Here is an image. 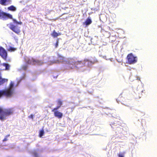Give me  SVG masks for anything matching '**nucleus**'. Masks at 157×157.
Masks as SVG:
<instances>
[{
	"mask_svg": "<svg viewBox=\"0 0 157 157\" xmlns=\"http://www.w3.org/2000/svg\"><path fill=\"white\" fill-rule=\"evenodd\" d=\"M5 13L2 11L0 10V19H5Z\"/></svg>",
	"mask_w": 157,
	"mask_h": 157,
	"instance_id": "13",
	"label": "nucleus"
},
{
	"mask_svg": "<svg viewBox=\"0 0 157 157\" xmlns=\"http://www.w3.org/2000/svg\"><path fill=\"white\" fill-rule=\"evenodd\" d=\"M25 61L26 63L28 64H34V59L32 58H27L25 59Z\"/></svg>",
	"mask_w": 157,
	"mask_h": 157,
	"instance_id": "8",
	"label": "nucleus"
},
{
	"mask_svg": "<svg viewBox=\"0 0 157 157\" xmlns=\"http://www.w3.org/2000/svg\"><path fill=\"white\" fill-rule=\"evenodd\" d=\"M14 89H7L4 90H0V98L2 96L7 97H10L13 94ZM13 111L11 109H3L0 107V120L3 121L6 119V117L12 114Z\"/></svg>",
	"mask_w": 157,
	"mask_h": 157,
	"instance_id": "1",
	"label": "nucleus"
},
{
	"mask_svg": "<svg viewBox=\"0 0 157 157\" xmlns=\"http://www.w3.org/2000/svg\"><path fill=\"white\" fill-rule=\"evenodd\" d=\"M57 104L58 105L61 106L63 104V101L60 99L58 100L57 101Z\"/></svg>",
	"mask_w": 157,
	"mask_h": 157,
	"instance_id": "21",
	"label": "nucleus"
},
{
	"mask_svg": "<svg viewBox=\"0 0 157 157\" xmlns=\"http://www.w3.org/2000/svg\"><path fill=\"white\" fill-rule=\"evenodd\" d=\"M10 136L9 135L6 136V137L4 138V139L3 140V141L4 142V141H7V137L8 136Z\"/></svg>",
	"mask_w": 157,
	"mask_h": 157,
	"instance_id": "26",
	"label": "nucleus"
},
{
	"mask_svg": "<svg viewBox=\"0 0 157 157\" xmlns=\"http://www.w3.org/2000/svg\"><path fill=\"white\" fill-rule=\"evenodd\" d=\"M13 82H11L10 83L9 88L8 89H13Z\"/></svg>",
	"mask_w": 157,
	"mask_h": 157,
	"instance_id": "22",
	"label": "nucleus"
},
{
	"mask_svg": "<svg viewBox=\"0 0 157 157\" xmlns=\"http://www.w3.org/2000/svg\"><path fill=\"white\" fill-rule=\"evenodd\" d=\"M16 50V48L12 47H10L8 49V51L10 52H13Z\"/></svg>",
	"mask_w": 157,
	"mask_h": 157,
	"instance_id": "19",
	"label": "nucleus"
},
{
	"mask_svg": "<svg viewBox=\"0 0 157 157\" xmlns=\"http://www.w3.org/2000/svg\"><path fill=\"white\" fill-rule=\"evenodd\" d=\"M10 28L12 31L17 34H19L21 32L20 27L17 26H16L13 24L12 23L10 24Z\"/></svg>",
	"mask_w": 157,
	"mask_h": 157,
	"instance_id": "4",
	"label": "nucleus"
},
{
	"mask_svg": "<svg viewBox=\"0 0 157 157\" xmlns=\"http://www.w3.org/2000/svg\"><path fill=\"white\" fill-rule=\"evenodd\" d=\"M58 58L59 60H60V62H63L64 61V58L63 56L59 55L58 56Z\"/></svg>",
	"mask_w": 157,
	"mask_h": 157,
	"instance_id": "20",
	"label": "nucleus"
},
{
	"mask_svg": "<svg viewBox=\"0 0 157 157\" xmlns=\"http://www.w3.org/2000/svg\"><path fill=\"white\" fill-rule=\"evenodd\" d=\"M13 21L14 22L17 24L21 25L22 24V22L21 21L18 22L15 19H13Z\"/></svg>",
	"mask_w": 157,
	"mask_h": 157,
	"instance_id": "23",
	"label": "nucleus"
},
{
	"mask_svg": "<svg viewBox=\"0 0 157 157\" xmlns=\"http://www.w3.org/2000/svg\"><path fill=\"white\" fill-rule=\"evenodd\" d=\"M8 81L7 79L3 78L1 76V73L0 72V85H2L6 82H7Z\"/></svg>",
	"mask_w": 157,
	"mask_h": 157,
	"instance_id": "9",
	"label": "nucleus"
},
{
	"mask_svg": "<svg viewBox=\"0 0 157 157\" xmlns=\"http://www.w3.org/2000/svg\"><path fill=\"white\" fill-rule=\"evenodd\" d=\"M82 63L81 61L68 62L67 63V68L68 69H72L75 67H77L76 65L80 64Z\"/></svg>",
	"mask_w": 157,
	"mask_h": 157,
	"instance_id": "3",
	"label": "nucleus"
},
{
	"mask_svg": "<svg viewBox=\"0 0 157 157\" xmlns=\"http://www.w3.org/2000/svg\"><path fill=\"white\" fill-rule=\"evenodd\" d=\"M126 58L128 63L130 64H134L137 62V57L134 56L132 53L128 54L127 55Z\"/></svg>",
	"mask_w": 157,
	"mask_h": 157,
	"instance_id": "2",
	"label": "nucleus"
},
{
	"mask_svg": "<svg viewBox=\"0 0 157 157\" xmlns=\"http://www.w3.org/2000/svg\"><path fill=\"white\" fill-rule=\"evenodd\" d=\"M92 21L90 18L88 17L84 22V24L86 25H88L92 23Z\"/></svg>",
	"mask_w": 157,
	"mask_h": 157,
	"instance_id": "11",
	"label": "nucleus"
},
{
	"mask_svg": "<svg viewBox=\"0 0 157 157\" xmlns=\"http://www.w3.org/2000/svg\"><path fill=\"white\" fill-rule=\"evenodd\" d=\"M33 157H39L38 154L36 151H34L32 152Z\"/></svg>",
	"mask_w": 157,
	"mask_h": 157,
	"instance_id": "15",
	"label": "nucleus"
},
{
	"mask_svg": "<svg viewBox=\"0 0 157 157\" xmlns=\"http://www.w3.org/2000/svg\"><path fill=\"white\" fill-rule=\"evenodd\" d=\"M0 55L5 60H6L7 53L5 49L2 47H0Z\"/></svg>",
	"mask_w": 157,
	"mask_h": 157,
	"instance_id": "5",
	"label": "nucleus"
},
{
	"mask_svg": "<svg viewBox=\"0 0 157 157\" xmlns=\"http://www.w3.org/2000/svg\"><path fill=\"white\" fill-rule=\"evenodd\" d=\"M122 101H121L122 103L125 105H127V104H126V103L124 101H123L122 100Z\"/></svg>",
	"mask_w": 157,
	"mask_h": 157,
	"instance_id": "29",
	"label": "nucleus"
},
{
	"mask_svg": "<svg viewBox=\"0 0 157 157\" xmlns=\"http://www.w3.org/2000/svg\"><path fill=\"white\" fill-rule=\"evenodd\" d=\"M58 44H59V39H57L56 43L55 44V48H57L58 46Z\"/></svg>",
	"mask_w": 157,
	"mask_h": 157,
	"instance_id": "25",
	"label": "nucleus"
},
{
	"mask_svg": "<svg viewBox=\"0 0 157 157\" xmlns=\"http://www.w3.org/2000/svg\"><path fill=\"white\" fill-rule=\"evenodd\" d=\"M26 66H24L23 67V68L25 70L26 69Z\"/></svg>",
	"mask_w": 157,
	"mask_h": 157,
	"instance_id": "31",
	"label": "nucleus"
},
{
	"mask_svg": "<svg viewBox=\"0 0 157 157\" xmlns=\"http://www.w3.org/2000/svg\"><path fill=\"white\" fill-rule=\"evenodd\" d=\"M43 62L41 61H40L39 60H35L34 59V64H37L39 65H41L43 64Z\"/></svg>",
	"mask_w": 157,
	"mask_h": 157,
	"instance_id": "16",
	"label": "nucleus"
},
{
	"mask_svg": "<svg viewBox=\"0 0 157 157\" xmlns=\"http://www.w3.org/2000/svg\"><path fill=\"white\" fill-rule=\"evenodd\" d=\"M60 106L58 105L56 107L54 108L53 109H52V111H57L60 108Z\"/></svg>",
	"mask_w": 157,
	"mask_h": 157,
	"instance_id": "24",
	"label": "nucleus"
},
{
	"mask_svg": "<svg viewBox=\"0 0 157 157\" xmlns=\"http://www.w3.org/2000/svg\"><path fill=\"white\" fill-rule=\"evenodd\" d=\"M34 116V115H33V114H31L30 116H28V117L29 118H31L32 119H33V117Z\"/></svg>",
	"mask_w": 157,
	"mask_h": 157,
	"instance_id": "27",
	"label": "nucleus"
},
{
	"mask_svg": "<svg viewBox=\"0 0 157 157\" xmlns=\"http://www.w3.org/2000/svg\"><path fill=\"white\" fill-rule=\"evenodd\" d=\"M54 116L58 118H61L63 116V114L62 113L58 111H53Z\"/></svg>",
	"mask_w": 157,
	"mask_h": 157,
	"instance_id": "6",
	"label": "nucleus"
},
{
	"mask_svg": "<svg viewBox=\"0 0 157 157\" xmlns=\"http://www.w3.org/2000/svg\"><path fill=\"white\" fill-rule=\"evenodd\" d=\"M9 18L10 19H12L13 18L12 16L11 15L5 13V19H6L7 18Z\"/></svg>",
	"mask_w": 157,
	"mask_h": 157,
	"instance_id": "17",
	"label": "nucleus"
},
{
	"mask_svg": "<svg viewBox=\"0 0 157 157\" xmlns=\"http://www.w3.org/2000/svg\"><path fill=\"white\" fill-rule=\"evenodd\" d=\"M122 98V97L121 96H120L119 97H118V99L120 101L121 100V98Z\"/></svg>",
	"mask_w": 157,
	"mask_h": 157,
	"instance_id": "30",
	"label": "nucleus"
},
{
	"mask_svg": "<svg viewBox=\"0 0 157 157\" xmlns=\"http://www.w3.org/2000/svg\"><path fill=\"white\" fill-rule=\"evenodd\" d=\"M2 65L5 67V70H8L9 69L10 66L8 64L6 63H3Z\"/></svg>",
	"mask_w": 157,
	"mask_h": 157,
	"instance_id": "14",
	"label": "nucleus"
},
{
	"mask_svg": "<svg viewBox=\"0 0 157 157\" xmlns=\"http://www.w3.org/2000/svg\"><path fill=\"white\" fill-rule=\"evenodd\" d=\"M118 156L119 157H124V154H119Z\"/></svg>",
	"mask_w": 157,
	"mask_h": 157,
	"instance_id": "28",
	"label": "nucleus"
},
{
	"mask_svg": "<svg viewBox=\"0 0 157 157\" xmlns=\"http://www.w3.org/2000/svg\"><path fill=\"white\" fill-rule=\"evenodd\" d=\"M7 9L9 10L13 11H15L16 10V8L13 5L8 7Z\"/></svg>",
	"mask_w": 157,
	"mask_h": 157,
	"instance_id": "12",
	"label": "nucleus"
},
{
	"mask_svg": "<svg viewBox=\"0 0 157 157\" xmlns=\"http://www.w3.org/2000/svg\"><path fill=\"white\" fill-rule=\"evenodd\" d=\"M11 0H0V4L3 6H6L10 3Z\"/></svg>",
	"mask_w": 157,
	"mask_h": 157,
	"instance_id": "7",
	"label": "nucleus"
},
{
	"mask_svg": "<svg viewBox=\"0 0 157 157\" xmlns=\"http://www.w3.org/2000/svg\"><path fill=\"white\" fill-rule=\"evenodd\" d=\"M51 35L54 38H55L58 36L61 35V33H58L56 32L55 30H54L52 33L51 34Z\"/></svg>",
	"mask_w": 157,
	"mask_h": 157,
	"instance_id": "10",
	"label": "nucleus"
},
{
	"mask_svg": "<svg viewBox=\"0 0 157 157\" xmlns=\"http://www.w3.org/2000/svg\"><path fill=\"white\" fill-rule=\"evenodd\" d=\"M44 130L43 129H42L40 131L39 133V136L40 137H41L42 136L44 135Z\"/></svg>",
	"mask_w": 157,
	"mask_h": 157,
	"instance_id": "18",
	"label": "nucleus"
}]
</instances>
